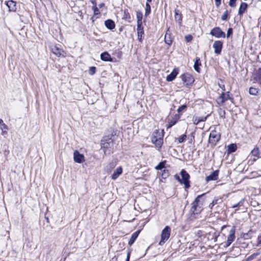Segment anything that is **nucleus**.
I'll return each mask as SVG.
<instances>
[{
	"mask_svg": "<svg viewBox=\"0 0 261 261\" xmlns=\"http://www.w3.org/2000/svg\"><path fill=\"white\" fill-rule=\"evenodd\" d=\"M228 11L226 10L223 15L221 17V19L222 20H226L227 19L228 17Z\"/></svg>",
	"mask_w": 261,
	"mask_h": 261,
	"instance_id": "nucleus-43",
	"label": "nucleus"
},
{
	"mask_svg": "<svg viewBox=\"0 0 261 261\" xmlns=\"http://www.w3.org/2000/svg\"><path fill=\"white\" fill-rule=\"evenodd\" d=\"M248 5L246 3H242L239 8L238 15L242 16L247 10Z\"/></svg>",
	"mask_w": 261,
	"mask_h": 261,
	"instance_id": "nucleus-22",
	"label": "nucleus"
},
{
	"mask_svg": "<svg viewBox=\"0 0 261 261\" xmlns=\"http://www.w3.org/2000/svg\"><path fill=\"white\" fill-rule=\"evenodd\" d=\"M105 24V26L110 30H113L115 27L114 22L111 19H108L106 20Z\"/></svg>",
	"mask_w": 261,
	"mask_h": 261,
	"instance_id": "nucleus-26",
	"label": "nucleus"
},
{
	"mask_svg": "<svg viewBox=\"0 0 261 261\" xmlns=\"http://www.w3.org/2000/svg\"><path fill=\"white\" fill-rule=\"evenodd\" d=\"M130 255V252L129 251H128L127 253V257H126L125 261L129 260Z\"/></svg>",
	"mask_w": 261,
	"mask_h": 261,
	"instance_id": "nucleus-52",
	"label": "nucleus"
},
{
	"mask_svg": "<svg viewBox=\"0 0 261 261\" xmlns=\"http://www.w3.org/2000/svg\"><path fill=\"white\" fill-rule=\"evenodd\" d=\"M4 124L3 120L1 119H0V127L2 126V125H3Z\"/></svg>",
	"mask_w": 261,
	"mask_h": 261,
	"instance_id": "nucleus-55",
	"label": "nucleus"
},
{
	"mask_svg": "<svg viewBox=\"0 0 261 261\" xmlns=\"http://www.w3.org/2000/svg\"><path fill=\"white\" fill-rule=\"evenodd\" d=\"M187 108V106L186 105H184L178 108L177 109V112L178 113H180L181 111L185 110Z\"/></svg>",
	"mask_w": 261,
	"mask_h": 261,
	"instance_id": "nucleus-42",
	"label": "nucleus"
},
{
	"mask_svg": "<svg viewBox=\"0 0 261 261\" xmlns=\"http://www.w3.org/2000/svg\"><path fill=\"white\" fill-rule=\"evenodd\" d=\"M236 1L237 0H230L229 2V5L231 7H235L236 6Z\"/></svg>",
	"mask_w": 261,
	"mask_h": 261,
	"instance_id": "nucleus-45",
	"label": "nucleus"
},
{
	"mask_svg": "<svg viewBox=\"0 0 261 261\" xmlns=\"http://www.w3.org/2000/svg\"><path fill=\"white\" fill-rule=\"evenodd\" d=\"M218 236L219 233L213 228H211L210 231L205 234L208 240H214V242L217 241Z\"/></svg>",
	"mask_w": 261,
	"mask_h": 261,
	"instance_id": "nucleus-7",
	"label": "nucleus"
},
{
	"mask_svg": "<svg viewBox=\"0 0 261 261\" xmlns=\"http://www.w3.org/2000/svg\"><path fill=\"white\" fill-rule=\"evenodd\" d=\"M165 42L168 45H170L172 43V40L170 38V35H168L167 33L165 35Z\"/></svg>",
	"mask_w": 261,
	"mask_h": 261,
	"instance_id": "nucleus-32",
	"label": "nucleus"
},
{
	"mask_svg": "<svg viewBox=\"0 0 261 261\" xmlns=\"http://www.w3.org/2000/svg\"><path fill=\"white\" fill-rule=\"evenodd\" d=\"M181 78L183 82L186 83L187 85L192 84L194 81V79L192 75L188 73L182 74L181 76Z\"/></svg>",
	"mask_w": 261,
	"mask_h": 261,
	"instance_id": "nucleus-9",
	"label": "nucleus"
},
{
	"mask_svg": "<svg viewBox=\"0 0 261 261\" xmlns=\"http://www.w3.org/2000/svg\"><path fill=\"white\" fill-rule=\"evenodd\" d=\"M244 200L242 199L240 201H239L238 203L234 204L232 205V207L236 208L237 207L241 206L243 205Z\"/></svg>",
	"mask_w": 261,
	"mask_h": 261,
	"instance_id": "nucleus-40",
	"label": "nucleus"
},
{
	"mask_svg": "<svg viewBox=\"0 0 261 261\" xmlns=\"http://www.w3.org/2000/svg\"><path fill=\"white\" fill-rule=\"evenodd\" d=\"M202 195H198L196 198V199H195V200L193 202H195V203H197L198 204V203H199V200H200V198L202 196Z\"/></svg>",
	"mask_w": 261,
	"mask_h": 261,
	"instance_id": "nucleus-49",
	"label": "nucleus"
},
{
	"mask_svg": "<svg viewBox=\"0 0 261 261\" xmlns=\"http://www.w3.org/2000/svg\"><path fill=\"white\" fill-rule=\"evenodd\" d=\"M257 241H258V244H261V236L258 237Z\"/></svg>",
	"mask_w": 261,
	"mask_h": 261,
	"instance_id": "nucleus-54",
	"label": "nucleus"
},
{
	"mask_svg": "<svg viewBox=\"0 0 261 261\" xmlns=\"http://www.w3.org/2000/svg\"><path fill=\"white\" fill-rule=\"evenodd\" d=\"M258 92V90L256 88L251 87L249 89V93L251 95H256Z\"/></svg>",
	"mask_w": 261,
	"mask_h": 261,
	"instance_id": "nucleus-37",
	"label": "nucleus"
},
{
	"mask_svg": "<svg viewBox=\"0 0 261 261\" xmlns=\"http://www.w3.org/2000/svg\"><path fill=\"white\" fill-rule=\"evenodd\" d=\"M122 172V168L121 167H118L116 170L114 172V173L111 175V178L113 180H116L119 176L121 174Z\"/></svg>",
	"mask_w": 261,
	"mask_h": 261,
	"instance_id": "nucleus-19",
	"label": "nucleus"
},
{
	"mask_svg": "<svg viewBox=\"0 0 261 261\" xmlns=\"http://www.w3.org/2000/svg\"><path fill=\"white\" fill-rule=\"evenodd\" d=\"M178 73V70L176 69H173L170 74L166 77V80L168 82L172 81L176 76Z\"/></svg>",
	"mask_w": 261,
	"mask_h": 261,
	"instance_id": "nucleus-20",
	"label": "nucleus"
},
{
	"mask_svg": "<svg viewBox=\"0 0 261 261\" xmlns=\"http://www.w3.org/2000/svg\"><path fill=\"white\" fill-rule=\"evenodd\" d=\"M235 227L233 226L229 231V234L227 237V242L226 243V247H228L234 240L235 237Z\"/></svg>",
	"mask_w": 261,
	"mask_h": 261,
	"instance_id": "nucleus-8",
	"label": "nucleus"
},
{
	"mask_svg": "<svg viewBox=\"0 0 261 261\" xmlns=\"http://www.w3.org/2000/svg\"><path fill=\"white\" fill-rule=\"evenodd\" d=\"M174 177L180 183L181 182V178L179 177V176L176 174L175 176H174Z\"/></svg>",
	"mask_w": 261,
	"mask_h": 261,
	"instance_id": "nucleus-51",
	"label": "nucleus"
},
{
	"mask_svg": "<svg viewBox=\"0 0 261 261\" xmlns=\"http://www.w3.org/2000/svg\"><path fill=\"white\" fill-rule=\"evenodd\" d=\"M0 127L2 130V135L7 133V130L8 129V126L5 123L3 125H2Z\"/></svg>",
	"mask_w": 261,
	"mask_h": 261,
	"instance_id": "nucleus-38",
	"label": "nucleus"
},
{
	"mask_svg": "<svg viewBox=\"0 0 261 261\" xmlns=\"http://www.w3.org/2000/svg\"><path fill=\"white\" fill-rule=\"evenodd\" d=\"M180 118V114H176L173 117L172 119L169 122V123L167 125V128H170L174 125L176 124V123L178 121V120Z\"/></svg>",
	"mask_w": 261,
	"mask_h": 261,
	"instance_id": "nucleus-16",
	"label": "nucleus"
},
{
	"mask_svg": "<svg viewBox=\"0 0 261 261\" xmlns=\"http://www.w3.org/2000/svg\"><path fill=\"white\" fill-rule=\"evenodd\" d=\"M125 15H126V18H127L128 17V18H130V16H129V14H128V13L126 14V13H125Z\"/></svg>",
	"mask_w": 261,
	"mask_h": 261,
	"instance_id": "nucleus-57",
	"label": "nucleus"
},
{
	"mask_svg": "<svg viewBox=\"0 0 261 261\" xmlns=\"http://www.w3.org/2000/svg\"><path fill=\"white\" fill-rule=\"evenodd\" d=\"M187 138L186 135H182L179 137L178 138V142L179 143H182L185 141L186 138Z\"/></svg>",
	"mask_w": 261,
	"mask_h": 261,
	"instance_id": "nucleus-41",
	"label": "nucleus"
},
{
	"mask_svg": "<svg viewBox=\"0 0 261 261\" xmlns=\"http://www.w3.org/2000/svg\"><path fill=\"white\" fill-rule=\"evenodd\" d=\"M181 178V184H184L185 188L186 189H189L190 187V175L187 173V172L182 169L180 173Z\"/></svg>",
	"mask_w": 261,
	"mask_h": 261,
	"instance_id": "nucleus-5",
	"label": "nucleus"
},
{
	"mask_svg": "<svg viewBox=\"0 0 261 261\" xmlns=\"http://www.w3.org/2000/svg\"><path fill=\"white\" fill-rule=\"evenodd\" d=\"M222 46L223 43L222 41L219 40L215 41L213 44L215 53L217 55H220L221 53Z\"/></svg>",
	"mask_w": 261,
	"mask_h": 261,
	"instance_id": "nucleus-11",
	"label": "nucleus"
},
{
	"mask_svg": "<svg viewBox=\"0 0 261 261\" xmlns=\"http://www.w3.org/2000/svg\"><path fill=\"white\" fill-rule=\"evenodd\" d=\"M6 5L8 7L9 11L15 12L16 10V2L10 0L9 1L6 2Z\"/></svg>",
	"mask_w": 261,
	"mask_h": 261,
	"instance_id": "nucleus-17",
	"label": "nucleus"
},
{
	"mask_svg": "<svg viewBox=\"0 0 261 261\" xmlns=\"http://www.w3.org/2000/svg\"><path fill=\"white\" fill-rule=\"evenodd\" d=\"M195 234L197 237L198 238L201 237L204 234V231L201 230H199L195 232Z\"/></svg>",
	"mask_w": 261,
	"mask_h": 261,
	"instance_id": "nucleus-44",
	"label": "nucleus"
},
{
	"mask_svg": "<svg viewBox=\"0 0 261 261\" xmlns=\"http://www.w3.org/2000/svg\"><path fill=\"white\" fill-rule=\"evenodd\" d=\"M221 137L220 133L218 132L215 129L212 130L210 134L208 142L214 145H215L219 141Z\"/></svg>",
	"mask_w": 261,
	"mask_h": 261,
	"instance_id": "nucleus-4",
	"label": "nucleus"
},
{
	"mask_svg": "<svg viewBox=\"0 0 261 261\" xmlns=\"http://www.w3.org/2000/svg\"><path fill=\"white\" fill-rule=\"evenodd\" d=\"M193 39V37L191 35H187L185 37V40L187 42H190Z\"/></svg>",
	"mask_w": 261,
	"mask_h": 261,
	"instance_id": "nucleus-47",
	"label": "nucleus"
},
{
	"mask_svg": "<svg viewBox=\"0 0 261 261\" xmlns=\"http://www.w3.org/2000/svg\"><path fill=\"white\" fill-rule=\"evenodd\" d=\"M230 98L229 92L222 93L218 99V102L219 104L223 105L226 101Z\"/></svg>",
	"mask_w": 261,
	"mask_h": 261,
	"instance_id": "nucleus-12",
	"label": "nucleus"
},
{
	"mask_svg": "<svg viewBox=\"0 0 261 261\" xmlns=\"http://www.w3.org/2000/svg\"><path fill=\"white\" fill-rule=\"evenodd\" d=\"M252 155L257 157H260L258 148H254L251 152Z\"/></svg>",
	"mask_w": 261,
	"mask_h": 261,
	"instance_id": "nucleus-31",
	"label": "nucleus"
},
{
	"mask_svg": "<svg viewBox=\"0 0 261 261\" xmlns=\"http://www.w3.org/2000/svg\"><path fill=\"white\" fill-rule=\"evenodd\" d=\"M152 0H147V2H146V3H149L150 2H151Z\"/></svg>",
	"mask_w": 261,
	"mask_h": 261,
	"instance_id": "nucleus-58",
	"label": "nucleus"
},
{
	"mask_svg": "<svg viewBox=\"0 0 261 261\" xmlns=\"http://www.w3.org/2000/svg\"><path fill=\"white\" fill-rule=\"evenodd\" d=\"M218 170L213 171L210 175L206 177V181L208 182L212 180H216L218 179Z\"/></svg>",
	"mask_w": 261,
	"mask_h": 261,
	"instance_id": "nucleus-13",
	"label": "nucleus"
},
{
	"mask_svg": "<svg viewBox=\"0 0 261 261\" xmlns=\"http://www.w3.org/2000/svg\"><path fill=\"white\" fill-rule=\"evenodd\" d=\"M100 59L104 61H112V59L110 54L107 52H104L100 55Z\"/></svg>",
	"mask_w": 261,
	"mask_h": 261,
	"instance_id": "nucleus-24",
	"label": "nucleus"
},
{
	"mask_svg": "<svg viewBox=\"0 0 261 261\" xmlns=\"http://www.w3.org/2000/svg\"><path fill=\"white\" fill-rule=\"evenodd\" d=\"M219 87L222 89L223 91H225V86L224 85H221L219 84Z\"/></svg>",
	"mask_w": 261,
	"mask_h": 261,
	"instance_id": "nucleus-53",
	"label": "nucleus"
},
{
	"mask_svg": "<svg viewBox=\"0 0 261 261\" xmlns=\"http://www.w3.org/2000/svg\"><path fill=\"white\" fill-rule=\"evenodd\" d=\"M139 233H140V230H138L132 234V235L128 241V245L129 246H132L133 244V243L135 242V241L138 238Z\"/></svg>",
	"mask_w": 261,
	"mask_h": 261,
	"instance_id": "nucleus-23",
	"label": "nucleus"
},
{
	"mask_svg": "<svg viewBox=\"0 0 261 261\" xmlns=\"http://www.w3.org/2000/svg\"><path fill=\"white\" fill-rule=\"evenodd\" d=\"M227 148L226 152L229 154L234 152L237 149V146L236 144H231L228 145Z\"/></svg>",
	"mask_w": 261,
	"mask_h": 261,
	"instance_id": "nucleus-25",
	"label": "nucleus"
},
{
	"mask_svg": "<svg viewBox=\"0 0 261 261\" xmlns=\"http://www.w3.org/2000/svg\"><path fill=\"white\" fill-rule=\"evenodd\" d=\"M101 148L103 149L105 154H110L113 145V140L111 138L101 140Z\"/></svg>",
	"mask_w": 261,
	"mask_h": 261,
	"instance_id": "nucleus-2",
	"label": "nucleus"
},
{
	"mask_svg": "<svg viewBox=\"0 0 261 261\" xmlns=\"http://www.w3.org/2000/svg\"><path fill=\"white\" fill-rule=\"evenodd\" d=\"M137 24H142L143 14L141 11L137 12Z\"/></svg>",
	"mask_w": 261,
	"mask_h": 261,
	"instance_id": "nucleus-29",
	"label": "nucleus"
},
{
	"mask_svg": "<svg viewBox=\"0 0 261 261\" xmlns=\"http://www.w3.org/2000/svg\"><path fill=\"white\" fill-rule=\"evenodd\" d=\"M218 203V199H215L213 200V201L210 204L209 207L211 209H212L214 205L217 204Z\"/></svg>",
	"mask_w": 261,
	"mask_h": 261,
	"instance_id": "nucleus-39",
	"label": "nucleus"
},
{
	"mask_svg": "<svg viewBox=\"0 0 261 261\" xmlns=\"http://www.w3.org/2000/svg\"><path fill=\"white\" fill-rule=\"evenodd\" d=\"M74 161L77 163H82L85 161V157L83 154L80 153L77 150H75L73 152Z\"/></svg>",
	"mask_w": 261,
	"mask_h": 261,
	"instance_id": "nucleus-10",
	"label": "nucleus"
},
{
	"mask_svg": "<svg viewBox=\"0 0 261 261\" xmlns=\"http://www.w3.org/2000/svg\"><path fill=\"white\" fill-rule=\"evenodd\" d=\"M191 212L194 215L199 214L201 211V207L198 206V204L197 203H195V202L192 203V206L191 209Z\"/></svg>",
	"mask_w": 261,
	"mask_h": 261,
	"instance_id": "nucleus-18",
	"label": "nucleus"
},
{
	"mask_svg": "<svg viewBox=\"0 0 261 261\" xmlns=\"http://www.w3.org/2000/svg\"><path fill=\"white\" fill-rule=\"evenodd\" d=\"M171 228L169 226H166L162 231L161 234V241L159 242L160 245H163L165 242L168 240L170 236Z\"/></svg>",
	"mask_w": 261,
	"mask_h": 261,
	"instance_id": "nucleus-3",
	"label": "nucleus"
},
{
	"mask_svg": "<svg viewBox=\"0 0 261 261\" xmlns=\"http://www.w3.org/2000/svg\"><path fill=\"white\" fill-rule=\"evenodd\" d=\"M52 52L53 54L56 55V56L58 57L65 56V53L64 51L61 48L57 47V46H54L51 48Z\"/></svg>",
	"mask_w": 261,
	"mask_h": 261,
	"instance_id": "nucleus-14",
	"label": "nucleus"
},
{
	"mask_svg": "<svg viewBox=\"0 0 261 261\" xmlns=\"http://www.w3.org/2000/svg\"><path fill=\"white\" fill-rule=\"evenodd\" d=\"M201 65V63L200 62V59L197 58L194 63V68L195 71L199 72L200 68L199 66Z\"/></svg>",
	"mask_w": 261,
	"mask_h": 261,
	"instance_id": "nucleus-28",
	"label": "nucleus"
},
{
	"mask_svg": "<svg viewBox=\"0 0 261 261\" xmlns=\"http://www.w3.org/2000/svg\"><path fill=\"white\" fill-rule=\"evenodd\" d=\"M216 2V6L218 7L221 4V0H215Z\"/></svg>",
	"mask_w": 261,
	"mask_h": 261,
	"instance_id": "nucleus-50",
	"label": "nucleus"
},
{
	"mask_svg": "<svg viewBox=\"0 0 261 261\" xmlns=\"http://www.w3.org/2000/svg\"><path fill=\"white\" fill-rule=\"evenodd\" d=\"M165 162H161L155 167V169L158 170H162L165 168Z\"/></svg>",
	"mask_w": 261,
	"mask_h": 261,
	"instance_id": "nucleus-36",
	"label": "nucleus"
},
{
	"mask_svg": "<svg viewBox=\"0 0 261 261\" xmlns=\"http://www.w3.org/2000/svg\"><path fill=\"white\" fill-rule=\"evenodd\" d=\"M169 171L168 170L164 169L162 173V178L166 179L169 175Z\"/></svg>",
	"mask_w": 261,
	"mask_h": 261,
	"instance_id": "nucleus-34",
	"label": "nucleus"
},
{
	"mask_svg": "<svg viewBox=\"0 0 261 261\" xmlns=\"http://www.w3.org/2000/svg\"><path fill=\"white\" fill-rule=\"evenodd\" d=\"M232 34V29L229 28L227 32V37L228 38Z\"/></svg>",
	"mask_w": 261,
	"mask_h": 261,
	"instance_id": "nucleus-48",
	"label": "nucleus"
},
{
	"mask_svg": "<svg viewBox=\"0 0 261 261\" xmlns=\"http://www.w3.org/2000/svg\"><path fill=\"white\" fill-rule=\"evenodd\" d=\"M174 18L175 20L178 22L179 24H181L182 22V15L180 13L179 10L175 9L174 10Z\"/></svg>",
	"mask_w": 261,
	"mask_h": 261,
	"instance_id": "nucleus-21",
	"label": "nucleus"
},
{
	"mask_svg": "<svg viewBox=\"0 0 261 261\" xmlns=\"http://www.w3.org/2000/svg\"><path fill=\"white\" fill-rule=\"evenodd\" d=\"M115 167V164L113 162L110 163L105 168V171L110 172Z\"/></svg>",
	"mask_w": 261,
	"mask_h": 261,
	"instance_id": "nucleus-30",
	"label": "nucleus"
},
{
	"mask_svg": "<svg viewBox=\"0 0 261 261\" xmlns=\"http://www.w3.org/2000/svg\"><path fill=\"white\" fill-rule=\"evenodd\" d=\"M208 115L206 117H195L193 119L194 124L195 125H197L199 122H203L206 121Z\"/></svg>",
	"mask_w": 261,
	"mask_h": 261,
	"instance_id": "nucleus-27",
	"label": "nucleus"
},
{
	"mask_svg": "<svg viewBox=\"0 0 261 261\" xmlns=\"http://www.w3.org/2000/svg\"><path fill=\"white\" fill-rule=\"evenodd\" d=\"M91 2H92V4L95 5L92 7V10L94 11V15H97L99 14V12L98 9L97 8V7L96 6V4L95 3V1H92Z\"/></svg>",
	"mask_w": 261,
	"mask_h": 261,
	"instance_id": "nucleus-35",
	"label": "nucleus"
},
{
	"mask_svg": "<svg viewBox=\"0 0 261 261\" xmlns=\"http://www.w3.org/2000/svg\"><path fill=\"white\" fill-rule=\"evenodd\" d=\"M103 6H104V4H103V3H101V4H100L99 5V7L100 8H102Z\"/></svg>",
	"mask_w": 261,
	"mask_h": 261,
	"instance_id": "nucleus-56",
	"label": "nucleus"
},
{
	"mask_svg": "<svg viewBox=\"0 0 261 261\" xmlns=\"http://www.w3.org/2000/svg\"><path fill=\"white\" fill-rule=\"evenodd\" d=\"M137 34L138 40L141 41L144 34V28L142 24H137Z\"/></svg>",
	"mask_w": 261,
	"mask_h": 261,
	"instance_id": "nucleus-15",
	"label": "nucleus"
},
{
	"mask_svg": "<svg viewBox=\"0 0 261 261\" xmlns=\"http://www.w3.org/2000/svg\"><path fill=\"white\" fill-rule=\"evenodd\" d=\"M96 68L95 67H91L89 69V74L91 75H93L95 73Z\"/></svg>",
	"mask_w": 261,
	"mask_h": 261,
	"instance_id": "nucleus-46",
	"label": "nucleus"
},
{
	"mask_svg": "<svg viewBox=\"0 0 261 261\" xmlns=\"http://www.w3.org/2000/svg\"><path fill=\"white\" fill-rule=\"evenodd\" d=\"M163 135L161 134L158 130H156L154 132L153 135L151 138V141L156 147L158 148L161 147L163 143Z\"/></svg>",
	"mask_w": 261,
	"mask_h": 261,
	"instance_id": "nucleus-1",
	"label": "nucleus"
},
{
	"mask_svg": "<svg viewBox=\"0 0 261 261\" xmlns=\"http://www.w3.org/2000/svg\"><path fill=\"white\" fill-rule=\"evenodd\" d=\"M210 34L217 38H225V34L219 27H215L210 32Z\"/></svg>",
	"mask_w": 261,
	"mask_h": 261,
	"instance_id": "nucleus-6",
	"label": "nucleus"
},
{
	"mask_svg": "<svg viewBox=\"0 0 261 261\" xmlns=\"http://www.w3.org/2000/svg\"><path fill=\"white\" fill-rule=\"evenodd\" d=\"M151 12V7L148 3H146L145 16L147 17Z\"/></svg>",
	"mask_w": 261,
	"mask_h": 261,
	"instance_id": "nucleus-33",
	"label": "nucleus"
}]
</instances>
